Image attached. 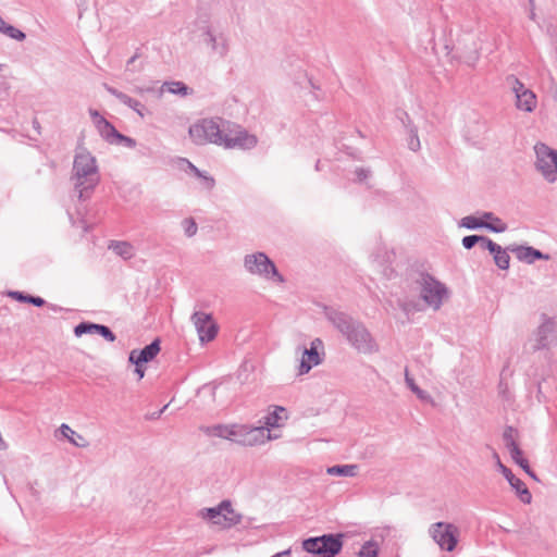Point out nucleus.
<instances>
[{"label": "nucleus", "mask_w": 557, "mask_h": 557, "mask_svg": "<svg viewBox=\"0 0 557 557\" xmlns=\"http://www.w3.org/2000/svg\"><path fill=\"white\" fill-rule=\"evenodd\" d=\"M315 306L323 310L327 321L345 336L358 352L372 355L379 351V344L362 322L333 307L320 304H315Z\"/></svg>", "instance_id": "obj_1"}, {"label": "nucleus", "mask_w": 557, "mask_h": 557, "mask_svg": "<svg viewBox=\"0 0 557 557\" xmlns=\"http://www.w3.org/2000/svg\"><path fill=\"white\" fill-rule=\"evenodd\" d=\"M71 180L78 193L79 200L88 199L100 182L96 158L86 149L74 157L73 173Z\"/></svg>", "instance_id": "obj_2"}, {"label": "nucleus", "mask_w": 557, "mask_h": 557, "mask_svg": "<svg viewBox=\"0 0 557 557\" xmlns=\"http://www.w3.org/2000/svg\"><path fill=\"white\" fill-rule=\"evenodd\" d=\"M230 126L232 123L222 117L202 119L189 127V135L196 145L211 143L223 146Z\"/></svg>", "instance_id": "obj_3"}, {"label": "nucleus", "mask_w": 557, "mask_h": 557, "mask_svg": "<svg viewBox=\"0 0 557 557\" xmlns=\"http://www.w3.org/2000/svg\"><path fill=\"white\" fill-rule=\"evenodd\" d=\"M213 435L226 438L245 446H253L263 442L264 429L250 428L247 425L225 426L222 424L212 428Z\"/></svg>", "instance_id": "obj_4"}, {"label": "nucleus", "mask_w": 557, "mask_h": 557, "mask_svg": "<svg viewBox=\"0 0 557 557\" xmlns=\"http://www.w3.org/2000/svg\"><path fill=\"white\" fill-rule=\"evenodd\" d=\"M244 267L251 274L262 276L267 280H273L277 283L285 282L275 263L264 252L246 255L244 258Z\"/></svg>", "instance_id": "obj_5"}, {"label": "nucleus", "mask_w": 557, "mask_h": 557, "mask_svg": "<svg viewBox=\"0 0 557 557\" xmlns=\"http://www.w3.org/2000/svg\"><path fill=\"white\" fill-rule=\"evenodd\" d=\"M417 284L420 286V295L423 301L434 310H438L443 299L448 296L446 286L429 273H421Z\"/></svg>", "instance_id": "obj_6"}, {"label": "nucleus", "mask_w": 557, "mask_h": 557, "mask_svg": "<svg viewBox=\"0 0 557 557\" xmlns=\"http://www.w3.org/2000/svg\"><path fill=\"white\" fill-rule=\"evenodd\" d=\"M534 151L536 154V170L547 182H555L557 180V150L546 144L537 143L534 146Z\"/></svg>", "instance_id": "obj_7"}, {"label": "nucleus", "mask_w": 557, "mask_h": 557, "mask_svg": "<svg viewBox=\"0 0 557 557\" xmlns=\"http://www.w3.org/2000/svg\"><path fill=\"white\" fill-rule=\"evenodd\" d=\"M429 534L442 550L453 552L459 537L458 528L449 522H435L431 524Z\"/></svg>", "instance_id": "obj_8"}, {"label": "nucleus", "mask_w": 557, "mask_h": 557, "mask_svg": "<svg viewBox=\"0 0 557 557\" xmlns=\"http://www.w3.org/2000/svg\"><path fill=\"white\" fill-rule=\"evenodd\" d=\"M506 81L516 96L517 109L528 113L533 112L537 104L535 94L513 75L508 76Z\"/></svg>", "instance_id": "obj_9"}, {"label": "nucleus", "mask_w": 557, "mask_h": 557, "mask_svg": "<svg viewBox=\"0 0 557 557\" xmlns=\"http://www.w3.org/2000/svg\"><path fill=\"white\" fill-rule=\"evenodd\" d=\"M257 136L249 134L246 129L239 125L232 123L230 131L224 136L223 146L226 149L240 148L244 150L252 149L257 146Z\"/></svg>", "instance_id": "obj_10"}, {"label": "nucleus", "mask_w": 557, "mask_h": 557, "mask_svg": "<svg viewBox=\"0 0 557 557\" xmlns=\"http://www.w3.org/2000/svg\"><path fill=\"white\" fill-rule=\"evenodd\" d=\"M542 319L543 321L535 332L532 346L534 351L548 349L557 344V323L545 314L542 315Z\"/></svg>", "instance_id": "obj_11"}, {"label": "nucleus", "mask_w": 557, "mask_h": 557, "mask_svg": "<svg viewBox=\"0 0 557 557\" xmlns=\"http://www.w3.org/2000/svg\"><path fill=\"white\" fill-rule=\"evenodd\" d=\"M493 457L496 460L497 469L502 472L505 479L508 481L509 485L512 490H515L516 495L523 504H530L532 502V494L527 487L525 483L519 478L515 476L509 468H507L500 461V458L496 451L493 453Z\"/></svg>", "instance_id": "obj_12"}, {"label": "nucleus", "mask_w": 557, "mask_h": 557, "mask_svg": "<svg viewBox=\"0 0 557 557\" xmlns=\"http://www.w3.org/2000/svg\"><path fill=\"white\" fill-rule=\"evenodd\" d=\"M191 321L194 322V325L199 335V339L202 343L211 342L215 338L219 327L218 324L213 321L211 313L196 311L191 315Z\"/></svg>", "instance_id": "obj_13"}, {"label": "nucleus", "mask_w": 557, "mask_h": 557, "mask_svg": "<svg viewBox=\"0 0 557 557\" xmlns=\"http://www.w3.org/2000/svg\"><path fill=\"white\" fill-rule=\"evenodd\" d=\"M344 534L315 536V557H335L343 548Z\"/></svg>", "instance_id": "obj_14"}, {"label": "nucleus", "mask_w": 557, "mask_h": 557, "mask_svg": "<svg viewBox=\"0 0 557 557\" xmlns=\"http://www.w3.org/2000/svg\"><path fill=\"white\" fill-rule=\"evenodd\" d=\"M202 40L210 48L211 53L224 59L230 51V42L223 33L215 34L211 27H206L202 32Z\"/></svg>", "instance_id": "obj_15"}, {"label": "nucleus", "mask_w": 557, "mask_h": 557, "mask_svg": "<svg viewBox=\"0 0 557 557\" xmlns=\"http://www.w3.org/2000/svg\"><path fill=\"white\" fill-rule=\"evenodd\" d=\"M508 250L510 252L515 253L516 258L524 263L532 264L536 260H548L549 256L546 253H543L541 250L535 249L531 246H523V245H509Z\"/></svg>", "instance_id": "obj_16"}, {"label": "nucleus", "mask_w": 557, "mask_h": 557, "mask_svg": "<svg viewBox=\"0 0 557 557\" xmlns=\"http://www.w3.org/2000/svg\"><path fill=\"white\" fill-rule=\"evenodd\" d=\"M161 341L160 338H154L149 345L145 346L143 349L137 350L133 349L129 352L128 360L129 361H138L143 363H148L153 360L161 350Z\"/></svg>", "instance_id": "obj_17"}, {"label": "nucleus", "mask_w": 557, "mask_h": 557, "mask_svg": "<svg viewBox=\"0 0 557 557\" xmlns=\"http://www.w3.org/2000/svg\"><path fill=\"white\" fill-rule=\"evenodd\" d=\"M459 226L466 227L468 230L486 228L493 233H504V227L502 224L498 223L497 225H487V222L483 220L482 215L480 218L474 215H467L460 220Z\"/></svg>", "instance_id": "obj_18"}, {"label": "nucleus", "mask_w": 557, "mask_h": 557, "mask_svg": "<svg viewBox=\"0 0 557 557\" xmlns=\"http://www.w3.org/2000/svg\"><path fill=\"white\" fill-rule=\"evenodd\" d=\"M243 516L236 512L231 505L227 510H221L220 517L213 520V524L218 525L222 530L231 529L242 522Z\"/></svg>", "instance_id": "obj_19"}, {"label": "nucleus", "mask_w": 557, "mask_h": 557, "mask_svg": "<svg viewBox=\"0 0 557 557\" xmlns=\"http://www.w3.org/2000/svg\"><path fill=\"white\" fill-rule=\"evenodd\" d=\"M287 419V410L284 407L275 406L272 412H269L263 418V424L269 428H280L283 424V421ZM265 431V428L262 426Z\"/></svg>", "instance_id": "obj_20"}, {"label": "nucleus", "mask_w": 557, "mask_h": 557, "mask_svg": "<svg viewBox=\"0 0 557 557\" xmlns=\"http://www.w3.org/2000/svg\"><path fill=\"white\" fill-rule=\"evenodd\" d=\"M405 119H403V123L408 133V148L411 151H418L421 148L420 139L418 136V128L412 124L408 113H404Z\"/></svg>", "instance_id": "obj_21"}, {"label": "nucleus", "mask_w": 557, "mask_h": 557, "mask_svg": "<svg viewBox=\"0 0 557 557\" xmlns=\"http://www.w3.org/2000/svg\"><path fill=\"white\" fill-rule=\"evenodd\" d=\"M301 352V358L298 366V374L302 375L308 373L313 366V342L310 343L309 348H299Z\"/></svg>", "instance_id": "obj_22"}, {"label": "nucleus", "mask_w": 557, "mask_h": 557, "mask_svg": "<svg viewBox=\"0 0 557 557\" xmlns=\"http://www.w3.org/2000/svg\"><path fill=\"white\" fill-rule=\"evenodd\" d=\"M96 128L103 140L110 145L114 144V138L119 135V131L111 122H109L107 119L100 120Z\"/></svg>", "instance_id": "obj_23"}, {"label": "nucleus", "mask_w": 557, "mask_h": 557, "mask_svg": "<svg viewBox=\"0 0 557 557\" xmlns=\"http://www.w3.org/2000/svg\"><path fill=\"white\" fill-rule=\"evenodd\" d=\"M8 296L18 302L30 304L35 307H42L46 305V300L44 298L25 294L24 292L20 290H11L8 293Z\"/></svg>", "instance_id": "obj_24"}, {"label": "nucleus", "mask_w": 557, "mask_h": 557, "mask_svg": "<svg viewBox=\"0 0 557 557\" xmlns=\"http://www.w3.org/2000/svg\"><path fill=\"white\" fill-rule=\"evenodd\" d=\"M508 247L503 248L500 245L496 247L495 250L491 252L493 256L494 262L496 267L500 270H508L510 265V256H509Z\"/></svg>", "instance_id": "obj_25"}, {"label": "nucleus", "mask_w": 557, "mask_h": 557, "mask_svg": "<svg viewBox=\"0 0 557 557\" xmlns=\"http://www.w3.org/2000/svg\"><path fill=\"white\" fill-rule=\"evenodd\" d=\"M359 470L358 465H336L329 467L326 469V473L330 475L337 476H356Z\"/></svg>", "instance_id": "obj_26"}, {"label": "nucleus", "mask_w": 557, "mask_h": 557, "mask_svg": "<svg viewBox=\"0 0 557 557\" xmlns=\"http://www.w3.org/2000/svg\"><path fill=\"white\" fill-rule=\"evenodd\" d=\"M109 248L124 260H129L135 256L134 247L127 242L113 240Z\"/></svg>", "instance_id": "obj_27"}, {"label": "nucleus", "mask_w": 557, "mask_h": 557, "mask_svg": "<svg viewBox=\"0 0 557 557\" xmlns=\"http://www.w3.org/2000/svg\"><path fill=\"white\" fill-rule=\"evenodd\" d=\"M60 431L64 437H66L76 447H87L88 442L86 438L72 430L67 424L63 423L60 426Z\"/></svg>", "instance_id": "obj_28"}, {"label": "nucleus", "mask_w": 557, "mask_h": 557, "mask_svg": "<svg viewBox=\"0 0 557 557\" xmlns=\"http://www.w3.org/2000/svg\"><path fill=\"white\" fill-rule=\"evenodd\" d=\"M228 508H231V500L224 499L216 507L203 508L200 511V516L213 524V520L220 517V511L227 510Z\"/></svg>", "instance_id": "obj_29"}, {"label": "nucleus", "mask_w": 557, "mask_h": 557, "mask_svg": "<svg viewBox=\"0 0 557 557\" xmlns=\"http://www.w3.org/2000/svg\"><path fill=\"white\" fill-rule=\"evenodd\" d=\"M517 430L512 426H506L503 433V440L505 442V446L509 450L510 454L519 455L520 447L516 442Z\"/></svg>", "instance_id": "obj_30"}, {"label": "nucleus", "mask_w": 557, "mask_h": 557, "mask_svg": "<svg viewBox=\"0 0 557 557\" xmlns=\"http://www.w3.org/2000/svg\"><path fill=\"white\" fill-rule=\"evenodd\" d=\"M163 87L171 94L188 96L193 92V90L183 82H166L163 84Z\"/></svg>", "instance_id": "obj_31"}, {"label": "nucleus", "mask_w": 557, "mask_h": 557, "mask_svg": "<svg viewBox=\"0 0 557 557\" xmlns=\"http://www.w3.org/2000/svg\"><path fill=\"white\" fill-rule=\"evenodd\" d=\"M405 382L408 386V388L417 395V397L421 400H430V395L421 389L414 382V380L409 375L408 370L405 372Z\"/></svg>", "instance_id": "obj_32"}, {"label": "nucleus", "mask_w": 557, "mask_h": 557, "mask_svg": "<svg viewBox=\"0 0 557 557\" xmlns=\"http://www.w3.org/2000/svg\"><path fill=\"white\" fill-rule=\"evenodd\" d=\"M510 456H511V459L518 466H520L528 475H530L535 481L539 480L536 474H535V472L530 468L529 461L523 457V453H522L521 449L519 450V455L518 456L515 455V454H510Z\"/></svg>", "instance_id": "obj_33"}, {"label": "nucleus", "mask_w": 557, "mask_h": 557, "mask_svg": "<svg viewBox=\"0 0 557 557\" xmlns=\"http://www.w3.org/2000/svg\"><path fill=\"white\" fill-rule=\"evenodd\" d=\"M377 543L374 541H368L361 546L358 557H377Z\"/></svg>", "instance_id": "obj_34"}, {"label": "nucleus", "mask_w": 557, "mask_h": 557, "mask_svg": "<svg viewBox=\"0 0 557 557\" xmlns=\"http://www.w3.org/2000/svg\"><path fill=\"white\" fill-rule=\"evenodd\" d=\"M97 323L92 322H81L74 327V334L81 337L85 334H95L97 331Z\"/></svg>", "instance_id": "obj_35"}, {"label": "nucleus", "mask_w": 557, "mask_h": 557, "mask_svg": "<svg viewBox=\"0 0 557 557\" xmlns=\"http://www.w3.org/2000/svg\"><path fill=\"white\" fill-rule=\"evenodd\" d=\"M123 104L133 109L140 117L145 116L146 108L140 101H138L127 95L125 100L123 101Z\"/></svg>", "instance_id": "obj_36"}, {"label": "nucleus", "mask_w": 557, "mask_h": 557, "mask_svg": "<svg viewBox=\"0 0 557 557\" xmlns=\"http://www.w3.org/2000/svg\"><path fill=\"white\" fill-rule=\"evenodd\" d=\"M3 34L17 41H23L26 38L24 32L10 24H8L7 27H4Z\"/></svg>", "instance_id": "obj_37"}, {"label": "nucleus", "mask_w": 557, "mask_h": 557, "mask_svg": "<svg viewBox=\"0 0 557 557\" xmlns=\"http://www.w3.org/2000/svg\"><path fill=\"white\" fill-rule=\"evenodd\" d=\"M95 334H98L100 336H102L106 341L108 342H114L116 339V336L115 334L111 331V329L107 325H103V324H98L97 325V331Z\"/></svg>", "instance_id": "obj_38"}, {"label": "nucleus", "mask_w": 557, "mask_h": 557, "mask_svg": "<svg viewBox=\"0 0 557 557\" xmlns=\"http://www.w3.org/2000/svg\"><path fill=\"white\" fill-rule=\"evenodd\" d=\"M482 218L487 222V225H497L499 223L503 225L504 232H506L508 228L507 224L493 212H482Z\"/></svg>", "instance_id": "obj_39"}, {"label": "nucleus", "mask_w": 557, "mask_h": 557, "mask_svg": "<svg viewBox=\"0 0 557 557\" xmlns=\"http://www.w3.org/2000/svg\"><path fill=\"white\" fill-rule=\"evenodd\" d=\"M182 224L186 236L191 237L197 233L198 226L193 218L184 219Z\"/></svg>", "instance_id": "obj_40"}, {"label": "nucleus", "mask_w": 557, "mask_h": 557, "mask_svg": "<svg viewBox=\"0 0 557 557\" xmlns=\"http://www.w3.org/2000/svg\"><path fill=\"white\" fill-rule=\"evenodd\" d=\"M113 145H123L127 148H135L136 147V140L132 137L125 136L119 132V135L114 138Z\"/></svg>", "instance_id": "obj_41"}, {"label": "nucleus", "mask_w": 557, "mask_h": 557, "mask_svg": "<svg viewBox=\"0 0 557 557\" xmlns=\"http://www.w3.org/2000/svg\"><path fill=\"white\" fill-rule=\"evenodd\" d=\"M479 244L481 246L482 249L484 250H488V252L491 253L493 250L496 249V247L498 246V244H496L495 242H493L491 238L486 237V236H483V235H480V239H479Z\"/></svg>", "instance_id": "obj_42"}, {"label": "nucleus", "mask_w": 557, "mask_h": 557, "mask_svg": "<svg viewBox=\"0 0 557 557\" xmlns=\"http://www.w3.org/2000/svg\"><path fill=\"white\" fill-rule=\"evenodd\" d=\"M480 235H468L462 238V246L466 249H472L476 244H479Z\"/></svg>", "instance_id": "obj_43"}, {"label": "nucleus", "mask_w": 557, "mask_h": 557, "mask_svg": "<svg viewBox=\"0 0 557 557\" xmlns=\"http://www.w3.org/2000/svg\"><path fill=\"white\" fill-rule=\"evenodd\" d=\"M104 88L106 90L111 94L112 96H114L116 99H119L122 103L123 101L125 100L126 98V94L117 90L116 88L112 87V86H109L108 84H104Z\"/></svg>", "instance_id": "obj_44"}, {"label": "nucleus", "mask_w": 557, "mask_h": 557, "mask_svg": "<svg viewBox=\"0 0 557 557\" xmlns=\"http://www.w3.org/2000/svg\"><path fill=\"white\" fill-rule=\"evenodd\" d=\"M181 162L186 164L187 169L197 177H202V172L194 165L189 160L183 158L181 159Z\"/></svg>", "instance_id": "obj_45"}, {"label": "nucleus", "mask_w": 557, "mask_h": 557, "mask_svg": "<svg viewBox=\"0 0 557 557\" xmlns=\"http://www.w3.org/2000/svg\"><path fill=\"white\" fill-rule=\"evenodd\" d=\"M323 348L322 341L315 338V367L323 361L324 352L320 354L319 348Z\"/></svg>", "instance_id": "obj_46"}, {"label": "nucleus", "mask_w": 557, "mask_h": 557, "mask_svg": "<svg viewBox=\"0 0 557 557\" xmlns=\"http://www.w3.org/2000/svg\"><path fill=\"white\" fill-rule=\"evenodd\" d=\"M355 173H356V176H357V178H358V181H359V182L364 181V180H366V178H368V177H369V175H370V171H369V170H367V169H363V168H358V169H356V172H355Z\"/></svg>", "instance_id": "obj_47"}, {"label": "nucleus", "mask_w": 557, "mask_h": 557, "mask_svg": "<svg viewBox=\"0 0 557 557\" xmlns=\"http://www.w3.org/2000/svg\"><path fill=\"white\" fill-rule=\"evenodd\" d=\"M135 364V373L138 375V379H143L145 375V368L143 367L145 363L138 361H129Z\"/></svg>", "instance_id": "obj_48"}, {"label": "nucleus", "mask_w": 557, "mask_h": 557, "mask_svg": "<svg viewBox=\"0 0 557 557\" xmlns=\"http://www.w3.org/2000/svg\"><path fill=\"white\" fill-rule=\"evenodd\" d=\"M313 547H314V544H313V536L311 537H308L306 539L304 542H302V548L308 552L309 554H313Z\"/></svg>", "instance_id": "obj_49"}, {"label": "nucleus", "mask_w": 557, "mask_h": 557, "mask_svg": "<svg viewBox=\"0 0 557 557\" xmlns=\"http://www.w3.org/2000/svg\"><path fill=\"white\" fill-rule=\"evenodd\" d=\"M203 181L205 186L208 189H212L214 187V178L212 176H208L202 172V177H200Z\"/></svg>", "instance_id": "obj_50"}, {"label": "nucleus", "mask_w": 557, "mask_h": 557, "mask_svg": "<svg viewBox=\"0 0 557 557\" xmlns=\"http://www.w3.org/2000/svg\"><path fill=\"white\" fill-rule=\"evenodd\" d=\"M89 114H90V116H91V119L94 121L95 126H97L99 124L100 120H104L106 119L95 109H89Z\"/></svg>", "instance_id": "obj_51"}, {"label": "nucleus", "mask_w": 557, "mask_h": 557, "mask_svg": "<svg viewBox=\"0 0 557 557\" xmlns=\"http://www.w3.org/2000/svg\"><path fill=\"white\" fill-rule=\"evenodd\" d=\"M32 124H33L34 129L37 132V134L40 135L41 126H40L39 121L35 117V119H33Z\"/></svg>", "instance_id": "obj_52"}, {"label": "nucleus", "mask_w": 557, "mask_h": 557, "mask_svg": "<svg viewBox=\"0 0 557 557\" xmlns=\"http://www.w3.org/2000/svg\"><path fill=\"white\" fill-rule=\"evenodd\" d=\"M169 405H165L162 409H160L159 411L157 412H153L149 419H158L160 418V416L164 412V410L168 408Z\"/></svg>", "instance_id": "obj_53"}, {"label": "nucleus", "mask_w": 557, "mask_h": 557, "mask_svg": "<svg viewBox=\"0 0 557 557\" xmlns=\"http://www.w3.org/2000/svg\"><path fill=\"white\" fill-rule=\"evenodd\" d=\"M138 53H135L128 61H127V64H126V67L127 70H129V66L135 62V60L138 58Z\"/></svg>", "instance_id": "obj_54"}, {"label": "nucleus", "mask_w": 557, "mask_h": 557, "mask_svg": "<svg viewBox=\"0 0 557 557\" xmlns=\"http://www.w3.org/2000/svg\"><path fill=\"white\" fill-rule=\"evenodd\" d=\"M5 21L0 16V32L3 33L4 27H7Z\"/></svg>", "instance_id": "obj_55"}, {"label": "nucleus", "mask_w": 557, "mask_h": 557, "mask_svg": "<svg viewBox=\"0 0 557 557\" xmlns=\"http://www.w3.org/2000/svg\"><path fill=\"white\" fill-rule=\"evenodd\" d=\"M535 16V13H534V8H531V13H530V17L533 20Z\"/></svg>", "instance_id": "obj_56"}, {"label": "nucleus", "mask_w": 557, "mask_h": 557, "mask_svg": "<svg viewBox=\"0 0 557 557\" xmlns=\"http://www.w3.org/2000/svg\"><path fill=\"white\" fill-rule=\"evenodd\" d=\"M530 7L534 8V0H529Z\"/></svg>", "instance_id": "obj_57"}, {"label": "nucleus", "mask_w": 557, "mask_h": 557, "mask_svg": "<svg viewBox=\"0 0 557 557\" xmlns=\"http://www.w3.org/2000/svg\"><path fill=\"white\" fill-rule=\"evenodd\" d=\"M403 309H404L405 311H407V310H408V308H407V305H406V304L403 306Z\"/></svg>", "instance_id": "obj_58"}, {"label": "nucleus", "mask_w": 557, "mask_h": 557, "mask_svg": "<svg viewBox=\"0 0 557 557\" xmlns=\"http://www.w3.org/2000/svg\"><path fill=\"white\" fill-rule=\"evenodd\" d=\"M3 64H0V70L2 69Z\"/></svg>", "instance_id": "obj_59"}]
</instances>
